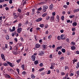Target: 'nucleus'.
<instances>
[{
	"mask_svg": "<svg viewBox=\"0 0 79 79\" xmlns=\"http://www.w3.org/2000/svg\"><path fill=\"white\" fill-rule=\"evenodd\" d=\"M7 63L10 66V67H12V68H13L14 66L15 65V64L13 63H11L9 61H6Z\"/></svg>",
	"mask_w": 79,
	"mask_h": 79,
	"instance_id": "obj_1",
	"label": "nucleus"
},
{
	"mask_svg": "<svg viewBox=\"0 0 79 79\" xmlns=\"http://www.w3.org/2000/svg\"><path fill=\"white\" fill-rule=\"evenodd\" d=\"M2 16L0 17V26H1V25L2 24Z\"/></svg>",
	"mask_w": 79,
	"mask_h": 79,
	"instance_id": "obj_14",
	"label": "nucleus"
},
{
	"mask_svg": "<svg viewBox=\"0 0 79 79\" xmlns=\"http://www.w3.org/2000/svg\"><path fill=\"white\" fill-rule=\"evenodd\" d=\"M21 26H22L21 23H19V26H18V27H21Z\"/></svg>",
	"mask_w": 79,
	"mask_h": 79,
	"instance_id": "obj_57",
	"label": "nucleus"
},
{
	"mask_svg": "<svg viewBox=\"0 0 79 79\" xmlns=\"http://www.w3.org/2000/svg\"><path fill=\"white\" fill-rule=\"evenodd\" d=\"M58 55H61L62 54V52L61 51H59L58 52Z\"/></svg>",
	"mask_w": 79,
	"mask_h": 79,
	"instance_id": "obj_47",
	"label": "nucleus"
},
{
	"mask_svg": "<svg viewBox=\"0 0 79 79\" xmlns=\"http://www.w3.org/2000/svg\"><path fill=\"white\" fill-rule=\"evenodd\" d=\"M29 24V21H28V20H27L25 23V24Z\"/></svg>",
	"mask_w": 79,
	"mask_h": 79,
	"instance_id": "obj_44",
	"label": "nucleus"
},
{
	"mask_svg": "<svg viewBox=\"0 0 79 79\" xmlns=\"http://www.w3.org/2000/svg\"><path fill=\"white\" fill-rule=\"evenodd\" d=\"M74 76L73 73H71L70 75V76Z\"/></svg>",
	"mask_w": 79,
	"mask_h": 79,
	"instance_id": "obj_63",
	"label": "nucleus"
},
{
	"mask_svg": "<svg viewBox=\"0 0 79 79\" xmlns=\"http://www.w3.org/2000/svg\"><path fill=\"white\" fill-rule=\"evenodd\" d=\"M3 76L5 77L6 78H8V79H11V77L10 75L7 74H3Z\"/></svg>",
	"mask_w": 79,
	"mask_h": 79,
	"instance_id": "obj_2",
	"label": "nucleus"
},
{
	"mask_svg": "<svg viewBox=\"0 0 79 79\" xmlns=\"http://www.w3.org/2000/svg\"><path fill=\"white\" fill-rule=\"evenodd\" d=\"M69 68L68 67V66H65L64 67V69L65 70H66V69H68Z\"/></svg>",
	"mask_w": 79,
	"mask_h": 79,
	"instance_id": "obj_52",
	"label": "nucleus"
},
{
	"mask_svg": "<svg viewBox=\"0 0 79 79\" xmlns=\"http://www.w3.org/2000/svg\"><path fill=\"white\" fill-rule=\"evenodd\" d=\"M63 7H64V8H66H66H68V6L67 5H64L63 6Z\"/></svg>",
	"mask_w": 79,
	"mask_h": 79,
	"instance_id": "obj_40",
	"label": "nucleus"
},
{
	"mask_svg": "<svg viewBox=\"0 0 79 79\" xmlns=\"http://www.w3.org/2000/svg\"><path fill=\"white\" fill-rule=\"evenodd\" d=\"M5 48H8V44H5Z\"/></svg>",
	"mask_w": 79,
	"mask_h": 79,
	"instance_id": "obj_49",
	"label": "nucleus"
},
{
	"mask_svg": "<svg viewBox=\"0 0 79 79\" xmlns=\"http://www.w3.org/2000/svg\"><path fill=\"white\" fill-rule=\"evenodd\" d=\"M79 62H78L77 64L76 69H78V68H79Z\"/></svg>",
	"mask_w": 79,
	"mask_h": 79,
	"instance_id": "obj_31",
	"label": "nucleus"
},
{
	"mask_svg": "<svg viewBox=\"0 0 79 79\" xmlns=\"http://www.w3.org/2000/svg\"><path fill=\"white\" fill-rule=\"evenodd\" d=\"M69 75V73H67V74L65 76V77H66V78H67V77H68Z\"/></svg>",
	"mask_w": 79,
	"mask_h": 79,
	"instance_id": "obj_39",
	"label": "nucleus"
},
{
	"mask_svg": "<svg viewBox=\"0 0 79 79\" xmlns=\"http://www.w3.org/2000/svg\"><path fill=\"white\" fill-rule=\"evenodd\" d=\"M52 37V35H49L48 37V39H49L50 40L51 39V38Z\"/></svg>",
	"mask_w": 79,
	"mask_h": 79,
	"instance_id": "obj_26",
	"label": "nucleus"
},
{
	"mask_svg": "<svg viewBox=\"0 0 79 79\" xmlns=\"http://www.w3.org/2000/svg\"><path fill=\"white\" fill-rule=\"evenodd\" d=\"M61 51L62 53H65L66 52V49H65L62 48Z\"/></svg>",
	"mask_w": 79,
	"mask_h": 79,
	"instance_id": "obj_20",
	"label": "nucleus"
},
{
	"mask_svg": "<svg viewBox=\"0 0 79 79\" xmlns=\"http://www.w3.org/2000/svg\"><path fill=\"white\" fill-rule=\"evenodd\" d=\"M50 17L49 16H46V20H49V19H50Z\"/></svg>",
	"mask_w": 79,
	"mask_h": 79,
	"instance_id": "obj_24",
	"label": "nucleus"
},
{
	"mask_svg": "<svg viewBox=\"0 0 79 79\" xmlns=\"http://www.w3.org/2000/svg\"><path fill=\"white\" fill-rule=\"evenodd\" d=\"M10 50H12L13 49V48H12V46H10Z\"/></svg>",
	"mask_w": 79,
	"mask_h": 79,
	"instance_id": "obj_59",
	"label": "nucleus"
},
{
	"mask_svg": "<svg viewBox=\"0 0 79 79\" xmlns=\"http://www.w3.org/2000/svg\"><path fill=\"white\" fill-rule=\"evenodd\" d=\"M43 50H45L46 48V45H43Z\"/></svg>",
	"mask_w": 79,
	"mask_h": 79,
	"instance_id": "obj_16",
	"label": "nucleus"
},
{
	"mask_svg": "<svg viewBox=\"0 0 79 79\" xmlns=\"http://www.w3.org/2000/svg\"><path fill=\"white\" fill-rule=\"evenodd\" d=\"M18 11L19 12V13H21V10L19 9H18Z\"/></svg>",
	"mask_w": 79,
	"mask_h": 79,
	"instance_id": "obj_60",
	"label": "nucleus"
},
{
	"mask_svg": "<svg viewBox=\"0 0 79 79\" xmlns=\"http://www.w3.org/2000/svg\"><path fill=\"white\" fill-rule=\"evenodd\" d=\"M79 8L75 9L73 10V12L74 13H75L76 12H79Z\"/></svg>",
	"mask_w": 79,
	"mask_h": 79,
	"instance_id": "obj_13",
	"label": "nucleus"
},
{
	"mask_svg": "<svg viewBox=\"0 0 79 79\" xmlns=\"http://www.w3.org/2000/svg\"><path fill=\"white\" fill-rule=\"evenodd\" d=\"M48 7L47 6H43V10L44 12H45L47 11V10L48 9Z\"/></svg>",
	"mask_w": 79,
	"mask_h": 79,
	"instance_id": "obj_3",
	"label": "nucleus"
},
{
	"mask_svg": "<svg viewBox=\"0 0 79 79\" xmlns=\"http://www.w3.org/2000/svg\"><path fill=\"white\" fill-rule=\"evenodd\" d=\"M52 15H53V16H55V15H56V13L55 12H54L52 13Z\"/></svg>",
	"mask_w": 79,
	"mask_h": 79,
	"instance_id": "obj_55",
	"label": "nucleus"
},
{
	"mask_svg": "<svg viewBox=\"0 0 79 79\" xmlns=\"http://www.w3.org/2000/svg\"><path fill=\"white\" fill-rule=\"evenodd\" d=\"M6 40H8L10 39V36H9V35H7V36H6Z\"/></svg>",
	"mask_w": 79,
	"mask_h": 79,
	"instance_id": "obj_29",
	"label": "nucleus"
},
{
	"mask_svg": "<svg viewBox=\"0 0 79 79\" xmlns=\"http://www.w3.org/2000/svg\"><path fill=\"white\" fill-rule=\"evenodd\" d=\"M71 50H74L75 49H76V47H75V46H72L71 47Z\"/></svg>",
	"mask_w": 79,
	"mask_h": 79,
	"instance_id": "obj_21",
	"label": "nucleus"
},
{
	"mask_svg": "<svg viewBox=\"0 0 79 79\" xmlns=\"http://www.w3.org/2000/svg\"><path fill=\"white\" fill-rule=\"evenodd\" d=\"M31 77L32 79H35V77L34 76V74H32L31 75Z\"/></svg>",
	"mask_w": 79,
	"mask_h": 79,
	"instance_id": "obj_22",
	"label": "nucleus"
},
{
	"mask_svg": "<svg viewBox=\"0 0 79 79\" xmlns=\"http://www.w3.org/2000/svg\"><path fill=\"white\" fill-rule=\"evenodd\" d=\"M75 16V15H70L69 16V17L70 18H74Z\"/></svg>",
	"mask_w": 79,
	"mask_h": 79,
	"instance_id": "obj_36",
	"label": "nucleus"
},
{
	"mask_svg": "<svg viewBox=\"0 0 79 79\" xmlns=\"http://www.w3.org/2000/svg\"><path fill=\"white\" fill-rule=\"evenodd\" d=\"M54 7V6H53V4L52 3L49 6V9L50 10H53Z\"/></svg>",
	"mask_w": 79,
	"mask_h": 79,
	"instance_id": "obj_4",
	"label": "nucleus"
},
{
	"mask_svg": "<svg viewBox=\"0 0 79 79\" xmlns=\"http://www.w3.org/2000/svg\"><path fill=\"white\" fill-rule=\"evenodd\" d=\"M57 48L58 49L60 50V49H61V48H62V46H60L59 47H57Z\"/></svg>",
	"mask_w": 79,
	"mask_h": 79,
	"instance_id": "obj_43",
	"label": "nucleus"
},
{
	"mask_svg": "<svg viewBox=\"0 0 79 79\" xmlns=\"http://www.w3.org/2000/svg\"><path fill=\"white\" fill-rule=\"evenodd\" d=\"M60 59L61 60H64V57L62 56L61 57H60Z\"/></svg>",
	"mask_w": 79,
	"mask_h": 79,
	"instance_id": "obj_58",
	"label": "nucleus"
},
{
	"mask_svg": "<svg viewBox=\"0 0 79 79\" xmlns=\"http://www.w3.org/2000/svg\"><path fill=\"white\" fill-rule=\"evenodd\" d=\"M3 65L4 66H8V63H4Z\"/></svg>",
	"mask_w": 79,
	"mask_h": 79,
	"instance_id": "obj_33",
	"label": "nucleus"
},
{
	"mask_svg": "<svg viewBox=\"0 0 79 79\" xmlns=\"http://www.w3.org/2000/svg\"><path fill=\"white\" fill-rule=\"evenodd\" d=\"M71 43H72V44L73 45H75V44H76V43H75V42H72Z\"/></svg>",
	"mask_w": 79,
	"mask_h": 79,
	"instance_id": "obj_53",
	"label": "nucleus"
},
{
	"mask_svg": "<svg viewBox=\"0 0 79 79\" xmlns=\"http://www.w3.org/2000/svg\"><path fill=\"white\" fill-rule=\"evenodd\" d=\"M47 15V13H44L42 15V16L43 17H45L46 16V15Z\"/></svg>",
	"mask_w": 79,
	"mask_h": 79,
	"instance_id": "obj_23",
	"label": "nucleus"
},
{
	"mask_svg": "<svg viewBox=\"0 0 79 79\" xmlns=\"http://www.w3.org/2000/svg\"><path fill=\"white\" fill-rule=\"evenodd\" d=\"M18 48H19V47L18 46H17L16 47V52H18Z\"/></svg>",
	"mask_w": 79,
	"mask_h": 79,
	"instance_id": "obj_45",
	"label": "nucleus"
},
{
	"mask_svg": "<svg viewBox=\"0 0 79 79\" xmlns=\"http://www.w3.org/2000/svg\"><path fill=\"white\" fill-rule=\"evenodd\" d=\"M50 19L52 21V22H53V21H54L55 20V16H51Z\"/></svg>",
	"mask_w": 79,
	"mask_h": 79,
	"instance_id": "obj_11",
	"label": "nucleus"
},
{
	"mask_svg": "<svg viewBox=\"0 0 79 79\" xmlns=\"http://www.w3.org/2000/svg\"><path fill=\"white\" fill-rule=\"evenodd\" d=\"M60 31L61 33H63V32H64V30L63 29L61 30Z\"/></svg>",
	"mask_w": 79,
	"mask_h": 79,
	"instance_id": "obj_62",
	"label": "nucleus"
},
{
	"mask_svg": "<svg viewBox=\"0 0 79 79\" xmlns=\"http://www.w3.org/2000/svg\"><path fill=\"white\" fill-rule=\"evenodd\" d=\"M13 53L14 55H18V52L15 51H13Z\"/></svg>",
	"mask_w": 79,
	"mask_h": 79,
	"instance_id": "obj_28",
	"label": "nucleus"
},
{
	"mask_svg": "<svg viewBox=\"0 0 79 79\" xmlns=\"http://www.w3.org/2000/svg\"><path fill=\"white\" fill-rule=\"evenodd\" d=\"M40 27H42H42H44V24H40Z\"/></svg>",
	"mask_w": 79,
	"mask_h": 79,
	"instance_id": "obj_42",
	"label": "nucleus"
},
{
	"mask_svg": "<svg viewBox=\"0 0 79 79\" xmlns=\"http://www.w3.org/2000/svg\"><path fill=\"white\" fill-rule=\"evenodd\" d=\"M22 74L23 76H24L26 74V71H24L22 73Z\"/></svg>",
	"mask_w": 79,
	"mask_h": 79,
	"instance_id": "obj_35",
	"label": "nucleus"
},
{
	"mask_svg": "<svg viewBox=\"0 0 79 79\" xmlns=\"http://www.w3.org/2000/svg\"><path fill=\"white\" fill-rule=\"evenodd\" d=\"M51 73V71H50V70H48V73H47V74H50Z\"/></svg>",
	"mask_w": 79,
	"mask_h": 79,
	"instance_id": "obj_48",
	"label": "nucleus"
},
{
	"mask_svg": "<svg viewBox=\"0 0 79 79\" xmlns=\"http://www.w3.org/2000/svg\"><path fill=\"white\" fill-rule=\"evenodd\" d=\"M23 29L21 28H19L17 29V32L18 33H20L21 32H22Z\"/></svg>",
	"mask_w": 79,
	"mask_h": 79,
	"instance_id": "obj_8",
	"label": "nucleus"
},
{
	"mask_svg": "<svg viewBox=\"0 0 79 79\" xmlns=\"http://www.w3.org/2000/svg\"><path fill=\"white\" fill-rule=\"evenodd\" d=\"M42 20V18H40L38 19H37L36 20V22H39V21H41Z\"/></svg>",
	"mask_w": 79,
	"mask_h": 79,
	"instance_id": "obj_12",
	"label": "nucleus"
},
{
	"mask_svg": "<svg viewBox=\"0 0 79 79\" xmlns=\"http://www.w3.org/2000/svg\"><path fill=\"white\" fill-rule=\"evenodd\" d=\"M11 70H12V71H13V69H11V68H10V69H9L8 70V71H9V72H11Z\"/></svg>",
	"mask_w": 79,
	"mask_h": 79,
	"instance_id": "obj_54",
	"label": "nucleus"
},
{
	"mask_svg": "<svg viewBox=\"0 0 79 79\" xmlns=\"http://www.w3.org/2000/svg\"><path fill=\"white\" fill-rule=\"evenodd\" d=\"M75 30H76V28H72V31H75Z\"/></svg>",
	"mask_w": 79,
	"mask_h": 79,
	"instance_id": "obj_51",
	"label": "nucleus"
},
{
	"mask_svg": "<svg viewBox=\"0 0 79 79\" xmlns=\"http://www.w3.org/2000/svg\"><path fill=\"white\" fill-rule=\"evenodd\" d=\"M51 66L50 67V69H54V66L55 65V63H52L51 64Z\"/></svg>",
	"mask_w": 79,
	"mask_h": 79,
	"instance_id": "obj_6",
	"label": "nucleus"
},
{
	"mask_svg": "<svg viewBox=\"0 0 79 79\" xmlns=\"http://www.w3.org/2000/svg\"><path fill=\"white\" fill-rule=\"evenodd\" d=\"M57 39L58 40H61V37L60 36H58L57 37Z\"/></svg>",
	"mask_w": 79,
	"mask_h": 79,
	"instance_id": "obj_25",
	"label": "nucleus"
},
{
	"mask_svg": "<svg viewBox=\"0 0 79 79\" xmlns=\"http://www.w3.org/2000/svg\"><path fill=\"white\" fill-rule=\"evenodd\" d=\"M44 70V68H42L39 69V71L40 72Z\"/></svg>",
	"mask_w": 79,
	"mask_h": 79,
	"instance_id": "obj_38",
	"label": "nucleus"
},
{
	"mask_svg": "<svg viewBox=\"0 0 79 79\" xmlns=\"http://www.w3.org/2000/svg\"><path fill=\"white\" fill-rule=\"evenodd\" d=\"M73 26H77V23L74 22L73 23Z\"/></svg>",
	"mask_w": 79,
	"mask_h": 79,
	"instance_id": "obj_19",
	"label": "nucleus"
},
{
	"mask_svg": "<svg viewBox=\"0 0 79 79\" xmlns=\"http://www.w3.org/2000/svg\"><path fill=\"white\" fill-rule=\"evenodd\" d=\"M40 66H44V64H43V63H40Z\"/></svg>",
	"mask_w": 79,
	"mask_h": 79,
	"instance_id": "obj_56",
	"label": "nucleus"
},
{
	"mask_svg": "<svg viewBox=\"0 0 79 79\" xmlns=\"http://www.w3.org/2000/svg\"><path fill=\"white\" fill-rule=\"evenodd\" d=\"M44 52L43 51H41L39 52L38 53V55L39 56H43V55H44Z\"/></svg>",
	"mask_w": 79,
	"mask_h": 79,
	"instance_id": "obj_9",
	"label": "nucleus"
},
{
	"mask_svg": "<svg viewBox=\"0 0 79 79\" xmlns=\"http://www.w3.org/2000/svg\"><path fill=\"white\" fill-rule=\"evenodd\" d=\"M56 18L58 20V21H60V16H59L58 15H57Z\"/></svg>",
	"mask_w": 79,
	"mask_h": 79,
	"instance_id": "obj_30",
	"label": "nucleus"
},
{
	"mask_svg": "<svg viewBox=\"0 0 79 79\" xmlns=\"http://www.w3.org/2000/svg\"><path fill=\"white\" fill-rule=\"evenodd\" d=\"M76 74L79 75V71H77L76 72Z\"/></svg>",
	"mask_w": 79,
	"mask_h": 79,
	"instance_id": "obj_64",
	"label": "nucleus"
},
{
	"mask_svg": "<svg viewBox=\"0 0 79 79\" xmlns=\"http://www.w3.org/2000/svg\"><path fill=\"white\" fill-rule=\"evenodd\" d=\"M64 35H61L60 36L61 39H63V37H64Z\"/></svg>",
	"mask_w": 79,
	"mask_h": 79,
	"instance_id": "obj_46",
	"label": "nucleus"
},
{
	"mask_svg": "<svg viewBox=\"0 0 79 79\" xmlns=\"http://www.w3.org/2000/svg\"><path fill=\"white\" fill-rule=\"evenodd\" d=\"M61 19L62 21H64V16H62L61 17Z\"/></svg>",
	"mask_w": 79,
	"mask_h": 79,
	"instance_id": "obj_37",
	"label": "nucleus"
},
{
	"mask_svg": "<svg viewBox=\"0 0 79 79\" xmlns=\"http://www.w3.org/2000/svg\"><path fill=\"white\" fill-rule=\"evenodd\" d=\"M38 63L39 61H38V60H35L34 62V64H37Z\"/></svg>",
	"mask_w": 79,
	"mask_h": 79,
	"instance_id": "obj_18",
	"label": "nucleus"
},
{
	"mask_svg": "<svg viewBox=\"0 0 79 79\" xmlns=\"http://www.w3.org/2000/svg\"><path fill=\"white\" fill-rule=\"evenodd\" d=\"M31 58L32 61H35V56H34V55H32L31 56Z\"/></svg>",
	"mask_w": 79,
	"mask_h": 79,
	"instance_id": "obj_7",
	"label": "nucleus"
},
{
	"mask_svg": "<svg viewBox=\"0 0 79 79\" xmlns=\"http://www.w3.org/2000/svg\"><path fill=\"white\" fill-rule=\"evenodd\" d=\"M40 45L39 44H37L35 45V48H39L40 47Z\"/></svg>",
	"mask_w": 79,
	"mask_h": 79,
	"instance_id": "obj_10",
	"label": "nucleus"
},
{
	"mask_svg": "<svg viewBox=\"0 0 79 79\" xmlns=\"http://www.w3.org/2000/svg\"><path fill=\"white\" fill-rule=\"evenodd\" d=\"M61 74V76H64V75H65V73H64V72H61L60 73Z\"/></svg>",
	"mask_w": 79,
	"mask_h": 79,
	"instance_id": "obj_32",
	"label": "nucleus"
},
{
	"mask_svg": "<svg viewBox=\"0 0 79 79\" xmlns=\"http://www.w3.org/2000/svg\"><path fill=\"white\" fill-rule=\"evenodd\" d=\"M21 67L23 70H24V69L25 68V65L24 64H23L21 66Z\"/></svg>",
	"mask_w": 79,
	"mask_h": 79,
	"instance_id": "obj_17",
	"label": "nucleus"
},
{
	"mask_svg": "<svg viewBox=\"0 0 79 79\" xmlns=\"http://www.w3.org/2000/svg\"><path fill=\"white\" fill-rule=\"evenodd\" d=\"M21 59L17 60L16 61L17 63H19V62H20L21 61Z\"/></svg>",
	"mask_w": 79,
	"mask_h": 79,
	"instance_id": "obj_41",
	"label": "nucleus"
},
{
	"mask_svg": "<svg viewBox=\"0 0 79 79\" xmlns=\"http://www.w3.org/2000/svg\"><path fill=\"white\" fill-rule=\"evenodd\" d=\"M44 27L45 28H47L48 27V24H46Z\"/></svg>",
	"mask_w": 79,
	"mask_h": 79,
	"instance_id": "obj_50",
	"label": "nucleus"
},
{
	"mask_svg": "<svg viewBox=\"0 0 79 79\" xmlns=\"http://www.w3.org/2000/svg\"><path fill=\"white\" fill-rule=\"evenodd\" d=\"M4 0H0V3H2L4 2Z\"/></svg>",
	"mask_w": 79,
	"mask_h": 79,
	"instance_id": "obj_61",
	"label": "nucleus"
},
{
	"mask_svg": "<svg viewBox=\"0 0 79 79\" xmlns=\"http://www.w3.org/2000/svg\"><path fill=\"white\" fill-rule=\"evenodd\" d=\"M1 56L2 60H3L4 61H5V60H6V59H5V55H4V54H1Z\"/></svg>",
	"mask_w": 79,
	"mask_h": 79,
	"instance_id": "obj_5",
	"label": "nucleus"
},
{
	"mask_svg": "<svg viewBox=\"0 0 79 79\" xmlns=\"http://www.w3.org/2000/svg\"><path fill=\"white\" fill-rule=\"evenodd\" d=\"M30 13V12L29 11H27V13H26L25 14H23V16H25V15H27V16H29V14Z\"/></svg>",
	"mask_w": 79,
	"mask_h": 79,
	"instance_id": "obj_15",
	"label": "nucleus"
},
{
	"mask_svg": "<svg viewBox=\"0 0 79 79\" xmlns=\"http://www.w3.org/2000/svg\"><path fill=\"white\" fill-rule=\"evenodd\" d=\"M16 70L17 72H18V73L19 75H21V74H19V73H20L19 69H17Z\"/></svg>",
	"mask_w": 79,
	"mask_h": 79,
	"instance_id": "obj_27",
	"label": "nucleus"
},
{
	"mask_svg": "<svg viewBox=\"0 0 79 79\" xmlns=\"http://www.w3.org/2000/svg\"><path fill=\"white\" fill-rule=\"evenodd\" d=\"M20 40L21 41V42H24V38H23L21 37L20 38Z\"/></svg>",
	"mask_w": 79,
	"mask_h": 79,
	"instance_id": "obj_34",
	"label": "nucleus"
}]
</instances>
